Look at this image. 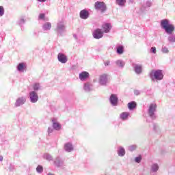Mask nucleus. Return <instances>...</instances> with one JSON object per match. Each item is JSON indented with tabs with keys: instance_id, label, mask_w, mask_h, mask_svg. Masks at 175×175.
Wrapping results in <instances>:
<instances>
[{
	"instance_id": "7ed1b4c3",
	"label": "nucleus",
	"mask_w": 175,
	"mask_h": 175,
	"mask_svg": "<svg viewBox=\"0 0 175 175\" xmlns=\"http://www.w3.org/2000/svg\"><path fill=\"white\" fill-rule=\"evenodd\" d=\"M150 77L151 80L161 81L163 79V71L162 70H152L150 73Z\"/></svg>"
},
{
	"instance_id": "20e7f679",
	"label": "nucleus",
	"mask_w": 175,
	"mask_h": 175,
	"mask_svg": "<svg viewBox=\"0 0 175 175\" xmlns=\"http://www.w3.org/2000/svg\"><path fill=\"white\" fill-rule=\"evenodd\" d=\"M94 9L96 10H100L102 13H105L107 10V6L103 1H96L94 3Z\"/></svg>"
},
{
	"instance_id": "a19ab883",
	"label": "nucleus",
	"mask_w": 175,
	"mask_h": 175,
	"mask_svg": "<svg viewBox=\"0 0 175 175\" xmlns=\"http://www.w3.org/2000/svg\"><path fill=\"white\" fill-rule=\"evenodd\" d=\"M104 65H105V66H109L110 61L107 60V61L104 62Z\"/></svg>"
},
{
	"instance_id": "423d86ee",
	"label": "nucleus",
	"mask_w": 175,
	"mask_h": 175,
	"mask_svg": "<svg viewBox=\"0 0 175 175\" xmlns=\"http://www.w3.org/2000/svg\"><path fill=\"white\" fill-rule=\"evenodd\" d=\"M29 100L31 103H36L39 100V96H38V92L35 91H31L29 94Z\"/></svg>"
},
{
	"instance_id": "f03ea898",
	"label": "nucleus",
	"mask_w": 175,
	"mask_h": 175,
	"mask_svg": "<svg viewBox=\"0 0 175 175\" xmlns=\"http://www.w3.org/2000/svg\"><path fill=\"white\" fill-rule=\"evenodd\" d=\"M55 31L57 36H62V33L66 32V26L65 25V22L64 21H59L57 23Z\"/></svg>"
},
{
	"instance_id": "72a5a7b5",
	"label": "nucleus",
	"mask_w": 175,
	"mask_h": 175,
	"mask_svg": "<svg viewBox=\"0 0 175 175\" xmlns=\"http://www.w3.org/2000/svg\"><path fill=\"white\" fill-rule=\"evenodd\" d=\"M135 162H136V163H140L142 162V155L135 157Z\"/></svg>"
},
{
	"instance_id": "49530a36",
	"label": "nucleus",
	"mask_w": 175,
	"mask_h": 175,
	"mask_svg": "<svg viewBox=\"0 0 175 175\" xmlns=\"http://www.w3.org/2000/svg\"><path fill=\"white\" fill-rule=\"evenodd\" d=\"M0 161H1V162H2V161H3V157H2L1 155H0Z\"/></svg>"
},
{
	"instance_id": "4c0bfd02",
	"label": "nucleus",
	"mask_w": 175,
	"mask_h": 175,
	"mask_svg": "<svg viewBox=\"0 0 175 175\" xmlns=\"http://www.w3.org/2000/svg\"><path fill=\"white\" fill-rule=\"evenodd\" d=\"M150 53H153V54H157V48H155V46H152L150 49Z\"/></svg>"
},
{
	"instance_id": "ddd939ff",
	"label": "nucleus",
	"mask_w": 175,
	"mask_h": 175,
	"mask_svg": "<svg viewBox=\"0 0 175 175\" xmlns=\"http://www.w3.org/2000/svg\"><path fill=\"white\" fill-rule=\"evenodd\" d=\"M79 17L82 20H87L90 17V12L87 10H82L79 13Z\"/></svg>"
},
{
	"instance_id": "f257e3e1",
	"label": "nucleus",
	"mask_w": 175,
	"mask_h": 175,
	"mask_svg": "<svg viewBox=\"0 0 175 175\" xmlns=\"http://www.w3.org/2000/svg\"><path fill=\"white\" fill-rule=\"evenodd\" d=\"M160 26L162 29H164L167 35H169L167 40L170 43H175V34L174 32L175 27L174 25L170 23L168 19H163L161 21Z\"/></svg>"
},
{
	"instance_id": "cd10ccee",
	"label": "nucleus",
	"mask_w": 175,
	"mask_h": 175,
	"mask_svg": "<svg viewBox=\"0 0 175 175\" xmlns=\"http://www.w3.org/2000/svg\"><path fill=\"white\" fill-rule=\"evenodd\" d=\"M44 158L46 159V161H53V156L50 154H44Z\"/></svg>"
},
{
	"instance_id": "37998d69",
	"label": "nucleus",
	"mask_w": 175,
	"mask_h": 175,
	"mask_svg": "<svg viewBox=\"0 0 175 175\" xmlns=\"http://www.w3.org/2000/svg\"><path fill=\"white\" fill-rule=\"evenodd\" d=\"M157 128H158V125H157V124L154 123L153 124V129H154V131H157Z\"/></svg>"
},
{
	"instance_id": "2eb2a0df",
	"label": "nucleus",
	"mask_w": 175,
	"mask_h": 175,
	"mask_svg": "<svg viewBox=\"0 0 175 175\" xmlns=\"http://www.w3.org/2000/svg\"><path fill=\"white\" fill-rule=\"evenodd\" d=\"M90 77V73L87 71H83L79 74V79L81 81L87 80Z\"/></svg>"
},
{
	"instance_id": "79ce46f5",
	"label": "nucleus",
	"mask_w": 175,
	"mask_h": 175,
	"mask_svg": "<svg viewBox=\"0 0 175 175\" xmlns=\"http://www.w3.org/2000/svg\"><path fill=\"white\" fill-rule=\"evenodd\" d=\"M134 94L136 96L140 95V92H139V90H134Z\"/></svg>"
},
{
	"instance_id": "de8ad7c7",
	"label": "nucleus",
	"mask_w": 175,
	"mask_h": 175,
	"mask_svg": "<svg viewBox=\"0 0 175 175\" xmlns=\"http://www.w3.org/2000/svg\"><path fill=\"white\" fill-rule=\"evenodd\" d=\"M74 38H75V39H77V36H76V34H74Z\"/></svg>"
},
{
	"instance_id": "2f4dec72",
	"label": "nucleus",
	"mask_w": 175,
	"mask_h": 175,
	"mask_svg": "<svg viewBox=\"0 0 175 175\" xmlns=\"http://www.w3.org/2000/svg\"><path fill=\"white\" fill-rule=\"evenodd\" d=\"M152 6V2L150 1H146L144 5V8H151Z\"/></svg>"
},
{
	"instance_id": "b1692460",
	"label": "nucleus",
	"mask_w": 175,
	"mask_h": 175,
	"mask_svg": "<svg viewBox=\"0 0 175 175\" xmlns=\"http://www.w3.org/2000/svg\"><path fill=\"white\" fill-rule=\"evenodd\" d=\"M128 117H129V113L128 112H123L120 115V118H121V120H127Z\"/></svg>"
},
{
	"instance_id": "9b49d317",
	"label": "nucleus",
	"mask_w": 175,
	"mask_h": 175,
	"mask_svg": "<svg viewBox=\"0 0 175 175\" xmlns=\"http://www.w3.org/2000/svg\"><path fill=\"white\" fill-rule=\"evenodd\" d=\"M25 102H27V99L25 98V97H19L16 99L15 102V107H20V106H23V105H24Z\"/></svg>"
},
{
	"instance_id": "473e14b6",
	"label": "nucleus",
	"mask_w": 175,
	"mask_h": 175,
	"mask_svg": "<svg viewBox=\"0 0 175 175\" xmlns=\"http://www.w3.org/2000/svg\"><path fill=\"white\" fill-rule=\"evenodd\" d=\"M36 172L37 173H43V167L42 165H38Z\"/></svg>"
},
{
	"instance_id": "c756f323",
	"label": "nucleus",
	"mask_w": 175,
	"mask_h": 175,
	"mask_svg": "<svg viewBox=\"0 0 175 175\" xmlns=\"http://www.w3.org/2000/svg\"><path fill=\"white\" fill-rule=\"evenodd\" d=\"M117 53L118 54H122L124 53V46H118Z\"/></svg>"
},
{
	"instance_id": "c03bdc74",
	"label": "nucleus",
	"mask_w": 175,
	"mask_h": 175,
	"mask_svg": "<svg viewBox=\"0 0 175 175\" xmlns=\"http://www.w3.org/2000/svg\"><path fill=\"white\" fill-rule=\"evenodd\" d=\"M33 35V36H37V37L39 36V34L36 31H34Z\"/></svg>"
},
{
	"instance_id": "bb28decb",
	"label": "nucleus",
	"mask_w": 175,
	"mask_h": 175,
	"mask_svg": "<svg viewBox=\"0 0 175 175\" xmlns=\"http://www.w3.org/2000/svg\"><path fill=\"white\" fill-rule=\"evenodd\" d=\"M126 3V0H116V3L119 6H124Z\"/></svg>"
},
{
	"instance_id": "4468645a",
	"label": "nucleus",
	"mask_w": 175,
	"mask_h": 175,
	"mask_svg": "<svg viewBox=\"0 0 175 175\" xmlns=\"http://www.w3.org/2000/svg\"><path fill=\"white\" fill-rule=\"evenodd\" d=\"M109 101L112 106H117V103H118V97H117V94H111Z\"/></svg>"
},
{
	"instance_id": "c85d7f7f",
	"label": "nucleus",
	"mask_w": 175,
	"mask_h": 175,
	"mask_svg": "<svg viewBox=\"0 0 175 175\" xmlns=\"http://www.w3.org/2000/svg\"><path fill=\"white\" fill-rule=\"evenodd\" d=\"M17 69L18 72H23L24 70V63H20L17 66Z\"/></svg>"
},
{
	"instance_id": "f3484780",
	"label": "nucleus",
	"mask_w": 175,
	"mask_h": 175,
	"mask_svg": "<svg viewBox=\"0 0 175 175\" xmlns=\"http://www.w3.org/2000/svg\"><path fill=\"white\" fill-rule=\"evenodd\" d=\"M93 85L91 83L88 82L84 84L83 90L85 91V92H90V91H92Z\"/></svg>"
},
{
	"instance_id": "e433bc0d",
	"label": "nucleus",
	"mask_w": 175,
	"mask_h": 175,
	"mask_svg": "<svg viewBox=\"0 0 175 175\" xmlns=\"http://www.w3.org/2000/svg\"><path fill=\"white\" fill-rule=\"evenodd\" d=\"M162 53H163L164 54H167V53H169V49H167V47L166 46H163L161 49Z\"/></svg>"
},
{
	"instance_id": "f8f14e48",
	"label": "nucleus",
	"mask_w": 175,
	"mask_h": 175,
	"mask_svg": "<svg viewBox=\"0 0 175 175\" xmlns=\"http://www.w3.org/2000/svg\"><path fill=\"white\" fill-rule=\"evenodd\" d=\"M99 83L100 85H106L107 84V74L100 75Z\"/></svg>"
},
{
	"instance_id": "412c9836",
	"label": "nucleus",
	"mask_w": 175,
	"mask_h": 175,
	"mask_svg": "<svg viewBox=\"0 0 175 175\" xmlns=\"http://www.w3.org/2000/svg\"><path fill=\"white\" fill-rule=\"evenodd\" d=\"M118 154L119 155V157H124L125 149L123 147L120 146L118 149Z\"/></svg>"
},
{
	"instance_id": "f704fd0d",
	"label": "nucleus",
	"mask_w": 175,
	"mask_h": 175,
	"mask_svg": "<svg viewBox=\"0 0 175 175\" xmlns=\"http://www.w3.org/2000/svg\"><path fill=\"white\" fill-rule=\"evenodd\" d=\"M5 14V9L3 6H0V17H2Z\"/></svg>"
},
{
	"instance_id": "6ab92c4d",
	"label": "nucleus",
	"mask_w": 175,
	"mask_h": 175,
	"mask_svg": "<svg viewBox=\"0 0 175 175\" xmlns=\"http://www.w3.org/2000/svg\"><path fill=\"white\" fill-rule=\"evenodd\" d=\"M159 170V165H158V163H153L151 165L150 172H152V173H157V172H158Z\"/></svg>"
},
{
	"instance_id": "1a4fd4ad",
	"label": "nucleus",
	"mask_w": 175,
	"mask_h": 175,
	"mask_svg": "<svg viewBox=\"0 0 175 175\" xmlns=\"http://www.w3.org/2000/svg\"><path fill=\"white\" fill-rule=\"evenodd\" d=\"M57 59L61 64H66L68 62V57L62 53H58Z\"/></svg>"
},
{
	"instance_id": "39448f33",
	"label": "nucleus",
	"mask_w": 175,
	"mask_h": 175,
	"mask_svg": "<svg viewBox=\"0 0 175 175\" xmlns=\"http://www.w3.org/2000/svg\"><path fill=\"white\" fill-rule=\"evenodd\" d=\"M155 111H157V104H150L148 109V113L151 120H155L157 118Z\"/></svg>"
},
{
	"instance_id": "0eeeda50",
	"label": "nucleus",
	"mask_w": 175,
	"mask_h": 175,
	"mask_svg": "<svg viewBox=\"0 0 175 175\" xmlns=\"http://www.w3.org/2000/svg\"><path fill=\"white\" fill-rule=\"evenodd\" d=\"M53 165L56 167H64V160H62L61 157H57L53 161Z\"/></svg>"
},
{
	"instance_id": "a211bd4d",
	"label": "nucleus",
	"mask_w": 175,
	"mask_h": 175,
	"mask_svg": "<svg viewBox=\"0 0 175 175\" xmlns=\"http://www.w3.org/2000/svg\"><path fill=\"white\" fill-rule=\"evenodd\" d=\"M102 28L105 33H108V32H110V29H111V25L110 23H106L103 25Z\"/></svg>"
},
{
	"instance_id": "7c9ffc66",
	"label": "nucleus",
	"mask_w": 175,
	"mask_h": 175,
	"mask_svg": "<svg viewBox=\"0 0 175 175\" xmlns=\"http://www.w3.org/2000/svg\"><path fill=\"white\" fill-rule=\"evenodd\" d=\"M136 148H137V145H131L128 147V150L129 151H135V150H136Z\"/></svg>"
},
{
	"instance_id": "393cba45",
	"label": "nucleus",
	"mask_w": 175,
	"mask_h": 175,
	"mask_svg": "<svg viewBox=\"0 0 175 175\" xmlns=\"http://www.w3.org/2000/svg\"><path fill=\"white\" fill-rule=\"evenodd\" d=\"M128 107L129 110H133L136 108V103L134 101L130 102L128 103Z\"/></svg>"
},
{
	"instance_id": "ea45409f",
	"label": "nucleus",
	"mask_w": 175,
	"mask_h": 175,
	"mask_svg": "<svg viewBox=\"0 0 175 175\" xmlns=\"http://www.w3.org/2000/svg\"><path fill=\"white\" fill-rule=\"evenodd\" d=\"M53 131H54V129L53 128L49 127L48 128V133H49V135H50V133H53Z\"/></svg>"
},
{
	"instance_id": "4be33fe9",
	"label": "nucleus",
	"mask_w": 175,
	"mask_h": 175,
	"mask_svg": "<svg viewBox=\"0 0 175 175\" xmlns=\"http://www.w3.org/2000/svg\"><path fill=\"white\" fill-rule=\"evenodd\" d=\"M52 122L53 129H55V131L61 129V124L59 123L54 122V120H52Z\"/></svg>"
},
{
	"instance_id": "aec40b11",
	"label": "nucleus",
	"mask_w": 175,
	"mask_h": 175,
	"mask_svg": "<svg viewBox=\"0 0 175 175\" xmlns=\"http://www.w3.org/2000/svg\"><path fill=\"white\" fill-rule=\"evenodd\" d=\"M43 31H50L51 29V23L46 22L42 25Z\"/></svg>"
},
{
	"instance_id": "09e8293b",
	"label": "nucleus",
	"mask_w": 175,
	"mask_h": 175,
	"mask_svg": "<svg viewBox=\"0 0 175 175\" xmlns=\"http://www.w3.org/2000/svg\"><path fill=\"white\" fill-rule=\"evenodd\" d=\"M47 175H55V174H51V173H48Z\"/></svg>"
},
{
	"instance_id": "a878e982",
	"label": "nucleus",
	"mask_w": 175,
	"mask_h": 175,
	"mask_svg": "<svg viewBox=\"0 0 175 175\" xmlns=\"http://www.w3.org/2000/svg\"><path fill=\"white\" fill-rule=\"evenodd\" d=\"M116 64L117 65V66H118V68H124V66H125V62H124V61L122 60H117L116 62Z\"/></svg>"
},
{
	"instance_id": "dca6fc26",
	"label": "nucleus",
	"mask_w": 175,
	"mask_h": 175,
	"mask_svg": "<svg viewBox=\"0 0 175 175\" xmlns=\"http://www.w3.org/2000/svg\"><path fill=\"white\" fill-rule=\"evenodd\" d=\"M64 150L65 151H66V152H72V151H73L74 150L73 145L72 144V143L68 142L65 144Z\"/></svg>"
},
{
	"instance_id": "9d476101",
	"label": "nucleus",
	"mask_w": 175,
	"mask_h": 175,
	"mask_svg": "<svg viewBox=\"0 0 175 175\" xmlns=\"http://www.w3.org/2000/svg\"><path fill=\"white\" fill-rule=\"evenodd\" d=\"M133 68L136 75H141L143 70V66L142 64H133Z\"/></svg>"
},
{
	"instance_id": "6e6552de",
	"label": "nucleus",
	"mask_w": 175,
	"mask_h": 175,
	"mask_svg": "<svg viewBox=\"0 0 175 175\" xmlns=\"http://www.w3.org/2000/svg\"><path fill=\"white\" fill-rule=\"evenodd\" d=\"M93 37L94 39H101L103 38V31L100 29H96L93 32Z\"/></svg>"
},
{
	"instance_id": "58836bf2",
	"label": "nucleus",
	"mask_w": 175,
	"mask_h": 175,
	"mask_svg": "<svg viewBox=\"0 0 175 175\" xmlns=\"http://www.w3.org/2000/svg\"><path fill=\"white\" fill-rule=\"evenodd\" d=\"M44 17H45V14H40L38 18L40 20H44Z\"/></svg>"
},
{
	"instance_id": "c9c22d12",
	"label": "nucleus",
	"mask_w": 175,
	"mask_h": 175,
	"mask_svg": "<svg viewBox=\"0 0 175 175\" xmlns=\"http://www.w3.org/2000/svg\"><path fill=\"white\" fill-rule=\"evenodd\" d=\"M25 24V19L21 18L18 21V25L21 27V25H24Z\"/></svg>"
},
{
	"instance_id": "a18cd8bd",
	"label": "nucleus",
	"mask_w": 175,
	"mask_h": 175,
	"mask_svg": "<svg viewBox=\"0 0 175 175\" xmlns=\"http://www.w3.org/2000/svg\"><path fill=\"white\" fill-rule=\"evenodd\" d=\"M38 2H46L47 0H37Z\"/></svg>"
},
{
	"instance_id": "5701e85b",
	"label": "nucleus",
	"mask_w": 175,
	"mask_h": 175,
	"mask_svg": "<svg viewBox=\"0 0 175 175\" xmlns=\"http://www.w3.org/2000/svg\"><path fill=\"white\" fill-rule=\"evenodd\" d=\"M33 91H35L36 92L37 91H40L42 90V85H40V83H34L33 85Z\"/></svg>"
}]
</instances>
